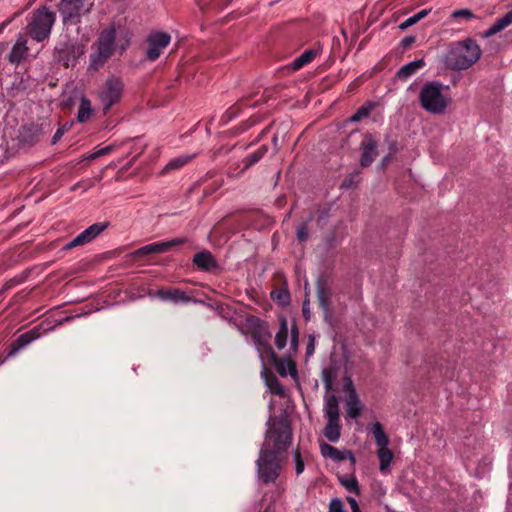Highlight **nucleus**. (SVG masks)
<instances>
[{
  "mask_svg": "<svg viewBox=\"0 0 512 512\" xmlns=\"http://www.w3.org/2000/svg\"><path fill=\"white\" fill-rule=\"evenodd\" d=\"M448 90L440 81L425 82L418 95L421 108L433 115L443 114L450 105Z\"/></svg>",
  "mask_w": 512,
  "mask_h": 512,
  "instance_id": "f257e3e1",
  "label": "nucleus"
},
{
  "mask_svg": "<svg viewBox=\"0 0 512 512\" xmlns=\"http://www.w3.org/2000/svg\"><path fill=\"white\" fill-rule=\"evenodd\" d=\"M482 51L477 42L471 38L459 42L449 52L447 63L454 70H465L474 65L481 57Z\"/></svg>",
  "mask_w": 512,
  "mask_h": 512,
  "instance_id": "f03ea898",
  "label": "nucleus"
},
{
  "mask_svg": "<svg viewBox=\"0 0 512 512\" xmlns=\"http://www.w3.org/2000/svg\"><path fill=\"white\" fill-rule=\"evenodd\" d=\"M269 429L266 432L265 441L261 449L271 450L278 453L285 451L292 440V431L287 420L274 419L272 422L269 420Z\"/></svg>",
  "mask_w": 512,
  "mask_h": 512,
  "instance_id": "7ed1b4c3",
  "label": "nucleus"
},
{
  "mask_svg": "<svg viewBox=\"0 0 512 512\" xmlns=\"http://www.w3.org/2000/svg\"><path fill=\"white\" fill-rule=\"evenodd\" d=\"M246 326L260 357L262 359L264 355L267 357H273L274 351L270 345L272 335L268 325L259 318L251 316L247 318Z\"/></svg>",
  "mask_w": 512,
  "mask_h": 512,
  "instance_id": "20e7f679",
  "label": "nucleus"
},
{
  "mask_svg": "<svg viewBox=\"0 0 512 512\" xmlns=\"http://www.w3.org/2000/svg\"><path fill=\"white\" fill-rule=\"evenodd\" d=\"M116 29L114 26L101 31L96 42V51L91 55L89 69L98 70L112 56L115 47Z\"/></svg>",
  "mask_w": 512,
  "mask_h": 512,
  "instance_id": "39448f33",
  "label": "nucleus"
},
{
  "mask_svg": "<svg viewBox=\"0 0 512 512\" xmlns=\"http://www.w3.org/2000/svg\"><path fill=\"white\" fill-rule=\"evenodd\" d=\"M324 417L327 423L323 429V435L332 443L339 441L341 437L339 403L335 395H328L325 398Z\"/></svg>",
  "mask_w": 512,
  "mask_h": 512,
  "instance_id": "423d86ee",
  "label": "nucleus"
},
{
  "mask_svg": "<svg viewBox=\"0 0 512 512\" xmlns=\"http://www.w3.org/2000/svg\"><path fill=\"white\" fill-rule=\"evenodd\" d=\"M123 92L124 83L121 78L112 76L105 80L97 91V98L104 114L121 101Z\"/></svg>",
  "mask_w": 512,
  "mask_h": 512,
  "instance_id": "0eeeda50",
  "label": "nucleus"
},
{
  "mask_svg": "<svg viewBox=\"0 0 512 512\" xmlns=\"http://www.w3.org/2000/svg\"><path fill=\"white\" fill-rule=\"evenodd\" d=\"M55 19V13L46 6L35 10L29 23L30 36L37 41L46 39L51 33Z\"/></svg>",
  "mask_w": 512,
  "mask_h": 512,
  "instance_id": "6e6552de",
  "label": "nucleus"
},
{
  "mask_svg": "<svg viewBox=\"0 0 512 512\" xmlns=\"http://www.w3.org/2000/svg\"><path fill=\"white\" fill-rule=\"evenodd\" d=\"M259 479L264 483L274 482L281 469L278 455L271 450L261 449L256 461Z\"/></svg>",
  "mask_w": 512,
  "mask_h": 512,
  "instance_id": "1a4fd4ad",
  "label": "nucleus"
},
{
  "mask_svg": "<svg viewBox=\"0 0 512 512\" xmlns=\"http://www.w3.org/2000/svg\"><path fill=\"white\" fill-rule=\"evenodd\" d=\"M91 7L92 3L88 0H61L58 10L64 24H77Z\"/></svg>",
  "mask_w": 512,
  "mask_h": 512,
  "instance_id": "9d476101",
  "label": "nucleus"
},
{
  "mask_svg": "<svg viewBox=\"0 0 512 512\" xmlns=\"http://www.w3.org/2000/svg\"><path fill=\"white\" fill-rule=\"evenodd\" d=\"M85 50V45L79 42H60L55 47V58L66 67L73 66L84 55Z\"/></svg>",
  "mask_w": 512,
  "mask_h": 512,
  "instance_id": "9b49d317",
  "label": "nucleus"
},
{
  "mask_svg": "<svg viewBox=\"0 0 512 512\" xmlns=\"http://www.w3.org/2000/svg\"><path fill=\"white\" fill-rule=\"evenodd\" d=\"M146 42V57L150 61H155L170 44L171 36L166 32L155 31L148 35Z\"/></svg>",
  "mask_w": 512,
  "mask_h": 512,
  "instance_id": "f8f14e48",
  "label": "nucleus"
},
{
  "mask_svg": "<svg viewBox=\"0 0 512 512\" xmlns=\"http://www.w3.org/2000/svg\"><path fill=\"white\" fill-rule=\"evenodd\" d=\"M108 227V223L98 222L86 228L76 237H74L69 243L66 244V249H71L77 246H82L93 241L97 236H99L106 228Z\"/></svg>",
  "mask_w": 512,
  "mask_h": 512,
  "instance_id": "ddd939ff",
  "label": "nucleus"
},
{
  "mask_svg": "<svg viewBox=\"0 0 512 512\" xmlns=\"http://www.w3.org/2000/svg\"><path fill=\"white\" fill-rule=\"evenodd\" d=\"M185 242V239L183 238H176L172 239L170 241H164V242H155L147 244L141 248H139L135 254L136 255H147V254H159L164 253L170 250L172 247L176 245L183 244Z\"/></svg>",
  "mask_w": 512,
  "mask_h": 512,
  "instance_id": "4468645a",
  "label": "nucleus"
},
{
  "mask_svg": "<svg viewBox=\"0 0 512 512\" xmlns=\"http://www.w3.org/2000/svg\"><path fill=\"white\" fill-rule=\"evenodd\" d=\"M320 451L324 458H330L337 462L344 461L346 459H350L352 463L355 462V457L351 451H349V450L340 451L337 448H335L334 446L327 444V443L320 444Z\"/></svg>",
  "mask_w": 512,
  "mask_h": 512,
  "instance_id": "2eb2a0df",
  "label": "nucleus"
},
{
  "mask_svg": "<svg viewBox=\"0 0 512 512\" xmlns=\"http://www.w3.org/2000/svg\"><path fill=\"white\" fill-rule=\"evenodd\" d=\"M361 148V165L363 167H368L371 165L377 155V143L371 136H366L361 143Z\"/></svg>",
  "mask_w": 512,
  "mask_h": 512,
  "instance_id": "dca6fc26",
  "label": "nucleus"
},
{
  "mask_svg": "<svg viewBox=\"0 0 512 512\" xmlns=\"http://www.w3.org/2000/svg\"><path fill=\"white\" fill-rule=\"evenodd\" d=\"M153 297L159 298L162 301H171L173 303H187L190 301V298L186 293L178 288L159 289L153 294Z\"/></svg>",
  "mask_w": 512,
  "mask_h": 512,
  "instance_id": "f3484780",
  "label": "nucleus"
},
{
  "mask_svg": "<svg viewBox=\"0 0 512 512\" xmlns=\"http://www.w3.org/2000/svg\"><path fill=\"white\" fill-rule=\"evenodd\" d=\"M322 52L320 45H317L311 49L304 51L300 56L295 58L290 64L292 70L297 71L305 65L311 63L318 55Z\"/></svg>",
  "mask_w": 512,
  "mask_h": 512,
  "instance_id": "a211bd4d",
  "label": "nucleus"
},
{
  "mask_svg": "<svg viewBox=\"0 0 512 512\" xmlns=\"http://www.w3.org/2000/svg\"><path fill=\"white\" fill-rule=\"evenodd\" d=\"M349 394L346 399V411L347 415L352 419H357L362 411V404L358 398V395L355 389L352 386V383L349 384Z\"/></svg>",
  "mask_w": 512,
  "mask_h": 512,
  "instance_id": "6ab92c4d",
  "label": "nucleus"
},
{
  "mask_svg": "<svg viewBox=\"0 0 512 512\" xmlns=\"http://www.w3.org/2000/svg\"><path fill=\"white\" fill-rule=\"evenodd\" d=\"M27 52V40L24 37H19L9 53L8 60L11 64H19Z\"/></svg>",
  "mask_w": 512,
  "mask_h": 512,
  "instance_id": "aec40b11",
  "label": "nucleus"
},
{
  "mask_svg": "<svg viewBox=\"0 0 512 512\" xmlns=\"http://www.w3.org/2000/svg\"><path fill=\"white\" fill-rule=\"evenodd\" d=\"M512 24V9L508 11L504 16L498 18L490 27L483 33L484 38H489L500 31L507 28Z\"/></svg>",
  "mask_w": 512,
  "mask_h": 512,
  "instance_id": "412c9836",
  "label": "nucleus"
},
{
  "mask_svg": "<svg viewBox=\"0 0 512 512\" xmlns=\"http://www.w3.org/2000/svg\"><path fill=\"white\" fill-rule=\"evenodd\" d=\"M425 66V61L423 59H417L411 61L405 65H403L397 71V78L401 81H406L409 77L414 75L417 71L422 69Z\"/></svg>",
  "mask_w": 512,
  "mask_h": 512,
  "instance_id": "4be33fe9",
  "label": "nucleus"
},
{
  "mask_svg": "<svg viewBox=\"0 0 512 512\" xmlns=\"http://www.w3.org/2000/svg\"><path fill=\"white\" fill-rule=\"evenodd\" d=\"M193 263L200 269L209 271L217 267V262L209 251H203L195 254Z\"/></svg>",
  "mask_w": 512,
  "mask_h": 512,
  "instance_id": "5701e85b",
  "label": "nucleus"
},
{
  "mask_svg": "<svg viewBox=\"0 0 512 512\" xmlns=\"http://www.w3.org/2000/svg\"><path fill=\"white\" fill-rule=\"evenodd\" d=\"M93 113L91 101L86 96H81L77 112V121L79 123L87 122Z\"/></svg>",
  "mask_w": 512,
  "mask_h": 512,
  "instance_id": "b1692460",
  "label": "nucleus"
},
{
  "mask_svg": "<svg viewBox=\"0 0 512 512\" xmlns=\"http://www.w3.org/2000/svg\"><path fill=\"white\" fill-rule=\"evenodd\" d=\"M379 458V469L382 473L389 472V467L393 461V453L388 446L380 447L377 451Z\"/></svg>",
  "mask_w": 512,
  "mask_h": 512,
  "instance_id": "393cba45",
  "label": "nucleus"
},
{
  "mask_svg": "<svg viewBox=\"0 0 512 512\" xmlns=\"http://www.w3.org/2000/svg\"><path fill=\"white\" fill-rule=\"evenodd\" d=\"M370 432L372 433L377 446L384 447L389 446V439L386 435L384 428L380 422H375L370 426Z\"/></svg>",
  "mask_w": 512,
  "mask_h": 512,
  "instance_id": "a878e982",
  "label": "nucleus"
},
{
  "mask_svg": "<svg viewBox=\"0 0 512 512\" xmlns=\"http://www.w3.org/2000/svg\"><path fill=\"white\" fill-rule=\"evenodd\" d=\"M268 147L266 145L260 146L256 151L247 155L243 160V169H249L251 166L259 162L267 153Z\"/></svg>",
  "mask_w": 512,
  "mask_h": 512,
  "instance_id": "bb28decb",
  "label": "nucleus"
},
{
  "mask_svg": "<svg viewBox=\"0 0 512 512\" xmlns=\"http://www.w3.org/2000/svg\"><path fill=\"white\" fill-rule=\"evenodd\" d=\"M279 322L280 327L275 337V345L279 350H282L287 343L288 323L285 317H281Z\"/></svg>",
  "mask_w": 512,
  "mask_h": 512,
  "instance_id": "cd10ccee",
  "label": "nucleus"
},
{
  "mask_svg": "<svg viewBox=\"0 0 512 512\" xmlns=\"http://www.w3.org/2000/svg\"><path fill=\"white\" fill-rule=\"evenodd\" d=\"M194 157H195V155H181V156L175 157V158L171 159L166 164L163 171L169 172L172 170L180 169V168L184 167L185 165H187L188 163H190L194 159Z\"/></svg>",
  "mask_w": 512,
  "mask_h": 512,
  "instance_id": "c85d7f7f",
  "label": "nucleus"
},
{
  "mask_svg": "<svg viewBox=\"0 0 512 512\" xmlns=\"http://www.w3.org/2000/svg\"><path fill=\"white\" fill-rule=\"evenodd\" d=\"M266 385L272 394L283 396L285 394L284 387L281 385L279 380L274 374H270L265 378Z\"/></svg>",
  "mask_w": 512,
  "mask_h": 512,
  "instance_id": "c756f323",
  "label": "nucleus"
},
{
  "mask_svg": "<svg viewBox=\"0 0 512 512\" xmlns=\"http://www.w3.org/2000/svg\"><path fill=\"white\" fill-rule=\"evenodd\" d=\"M375 106L376 104L373 102L365 103L351 116V121L358 122L363 118L368 117L372 110L375 108Z\"/></svg>",
  "mask_w": 512,
  "mask_h": 512,
  "instance_id": "7c9ffc66",
  "label": "nucleus"
},
{
  "mask_svg": "<svg viewBox=\"0 0 512 512\" xmlns=\"http://www.w3.org/2000/svg\"><path fill=\"white\" fill-rule=\"evenodd\" d=\"M38 337L39 333L35 329L20 335L16 341L17 346L15 347V350L25 347Z\"/></svg>",
  "mask_w": 512,
  "mask_h": 512,
  "instance_id": "2f4dec72",
  "label": "nucleus"
},
{
  "mask_svg": "<svg viewBox=\"0 0 512 512\" xmlns=\"http://www.w3.org/2000/svg\"><path fill=\"white\" fill-rule=\"evenodd\" d=\"M427 14H428V10H426V9H423V10L417 12L416 14L412 15L411 17H409L405 21H403L399 26L400 29H402V30L407 29L408 27L416 24L418 21L423 19L425 16H427Z\"/></svg>",
  "mask_w": 512,
  "mask_h": 512,
  "instance_id": "473e14b6",
  "label": "nucleus"
},
{
  "mask_svg": "<svg viewBox=\"0 0 512 512\" xmlns=\"http://www.w3.org/2000/svg\"><path fill=\"white\" fill-rule=\"evenodd\" d=\"M341 484L351 493H359V485L355 476L342 477Z\"/></svg>",
  "mask_w": 512,
  "mask_h": 512,
  "instance_id": "72a5a7b5",
  "label": "nucleus"
},
{
  "mask_svg": "<svg viewBox=\"0 0 512 512\" xmlns=\"http://www.w3.org/2000/svg\"><path fill=\"white\" fill-rule=\"evenodd\" d=\"M451 18L453 19H464L466 21L476 19V15L473 13L471 9L463 8V9H457L454 10L451 13Z\"/></svg>",
  "mask_w": 512,
  "mask_h": 512,
  "instance_id": "f704fd0d",
  "label": "nucleus"
},
{
  "mask_svg": "<svg viewBox=\"0 0 512 512\" xmlns=\"http://www.w3.org/2000/svg\"><path fill=\"white\" fill-rule=\"evenodd\" d=\"M293 457H294V462H295V470H296V473L299 475L304 471V468H305L304 461H303L301 454L298 450L294 451Z\"/></svg>",
  "mask_w": 512,
  "mask_h": 512,
  "instance_id": "c9c22d12",
  "label": "nucleus"
},
{
  "mask_svg": "<svg viewBox=\"0 0 512 512\" xmlns=\"http://www.w3.org/2000/svg\"><path fill=\"white\" fill-rule=\"evenodd\" d=\"M271 296H272L273 299H276L281 304H288L289 300H290V295L285 290H281V291H277V292H272Z\"/></svg>",
  "mask_w": 512,
  "mask_h": 512,
  "instance_id": "e433bc0d",
  "label": "nucleus"
},
{
  "mask_svg": "<svg viewBox=\"0 0 512 512\" xmlns=\"http://www.w3.org/2000/svg\"><path fill=\"white\" fill-rule=\"evenodd\" d=\"M112 149H113V146L108 145L106 147H103V148L98 149L97 151L91 153L90 155H88L86 157V159L93 160V159L99 158V157H101L103 155H106V154L110 153L112 151Z\"/></svg>",
  "mask_w": 512,
  "mask_h": 512,
  "instance_id": "4c0bfd02",
  "label": "nucleus"
},
{
  "mask_svg": "<svg viewBox=\"0 0 512 512\" xmlns=\"http://www.w3.org/2000/svg\"><path fill=\"white\" fill-rule=\"evenodd\" d=\"M329 512H346L340 499L334 498L329 504Z\"/></svg>",
  "mask_w": 512,
  "mask_h": 512,
  "instance_id": "58836bf2",
  "label": "nucleus"
},
{
  "mask_svg": "<svg viewBox=\"0 0 512 512\" xmlns=\"http://www.w3.org/2000/svg\"><path fill=\"white\" fill-rule=\"evenodd\" d=\"M298 337H299V331H298L296 324H294L291 327V339H290V345L293 350H296L298 347Z\"/></svg>",
  "mask_w": 512,
  "mask_h": 512,
  "instance_id": "ea45409f",
  "label": "nucleus"
},
{
  "mask_svg": "<svg viewBox=\"0 0 512 512\" xmlns=\"http://www.w3.org/2000/svg\"><path fill=\"white\" fill-rule=\"evenodd\" d=\"M308 237V228L305 224L301 225L297 229V238L300 241H305Z\"/></svg>",
  "mask_w": 512,
  "mask_h": 512,
  "instance_id": "a19ab883",
  "label": "nucleus"
},
{
  "mask_svg": "<svg viewBox=\"0 0 512 512\" xmlns=\"http://www.w3.org/2000/svg\"><path fill=\"white\" fill-rule=\"evenodd\" d=\"M347 501L350 505V508L352 510V512H361L360 508H359V505L357 503V500L353 497H348L347 498Z\"/></svg>",
  "mask_w": 512,
  "mask_h": 512,
  "instance_id": "79ce46f5",
  "label": "nucleus"
},
{
  "mask_svg": "<svg viewBox=\"0 0 512 512\" xmlns=\"http://www.w3.org/2000/svg\"><path fill=\"white\" fill-rule=\"evenodd\" d=\"M415 41V38L413 36H406L402 39L401 45L403 48H408L411 44H413Z\"/></svg>",
  "mask_w": 512,
  "mask_h": 512,
  "instance_id": "37998d69",
  "label": "nucleus"
},
{
  "mask_svg": "<svg viewBox=\"0 0 512 512\" xmlns=\"http://www.w3.org/2000/svg\"><path fill=\"white\" fill-rule=\"evenodd\" d=\"M64 133H65V130L63 128L57 129V131L55 132L53 139H52L53 144H55L57 141H59Z\"/></svg>",
  "mask_w": 512,
  "mask_h": 512,
  "instance_id": "c03bdc74",
  "label": "nucleus"
},
{
  "mask_svg": "<svg viewBox=\"0 0 512 512\" xmlns=\"http://www.w3.org/2000/svg\"><path fill=\"white\" fill-rule=\"evenodd\" d=\"M306 353L308 356L312 355L314 353V339L310 338L307 347H306Z\"/></svg>",
  "mask_w": 512,
  "mask_h": 512,
  "instance_id": "a18cd8bd",
  "label": "nucleus"
},
{
  "mask_svg": "<svg viewBox=\"0 0 512 512\" xmlns=\"http://www.w3.org/2000/svg\"><path fill=\"white\" fill-rule=\"evenodd\" d=\"M318 298H319V301L321 303V305L324 307V308H327V302L324 298V291L321 289L318 291Z\"/></svg>",
  "mask_w": 512,
  "mask_h": 512,
  "instance_id": "49530a36",
  "label": "nucleus"
},
{
  "mask_svg": "<svg viewBox=\"0 0 512 512\" xmlns=\"http://www.w3.org/2000/svg\"><path fill=\"white\" fill-rule=\"evenodd\" d=\"M307 306H308V303H306V302H305V303L303 304V314H304V316H305V318H306V319H308V318H309V309H308V307H307Z\"/></svg>",
  "mask_w": 512,
  "mask_h": 512,
  "instance_id": "de8ad7c7",
  "label": "nucleus"
}]
</instances>
